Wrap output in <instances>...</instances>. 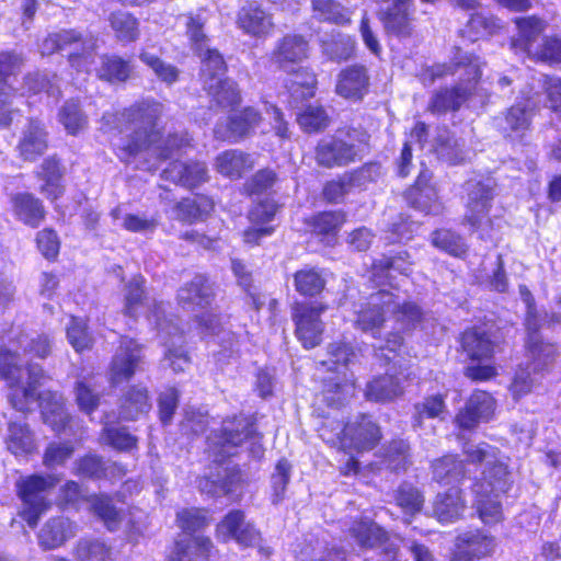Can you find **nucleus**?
I'll return each mask as SVG.
<instances>
[{
    "mask_svg": "<svg viewBox=\"0 0 561 561\" xmlns=\"http://www.w3.org/2000/svg\"><path fill=\"white\" fill-rule=\"evenodd\" d=\"M164 113V105L153 99L131 104L118 113L103 116L104 124L119 133H129L128 139H121L115 146L121 151V159L128 160L141 152H150L159 159L171 158L182 149L190 147L192 137L186 131L169 134L161 141L159 121Z\"/></svg>",
    "mask_w": 561,
    "mask_h": 561,
    "instance_id": "obj_1",
    "label": "nucleus"
},
{
    "mask_svg": "<svg viewBox=\"0 0 561 561\" xmlns=\"http://www.w3.org/2000/svg\"><path fill=\"white\" fill-rule=\"evenodd\" d=\"M19 350L0 351V378L11 389L9 399L12 407L20 411L30 410V403L36 399V390L41 380L45 378V371L38 364H33L32 358L45 359L51 354L53 341L47 334L27 335L20 334L16 339Z\"/></svg>",
    "mask_w": 561,
    "mask_h": 561,
    "instance_id": "obj_2",
    "label": "nucleus"
},
{
    "mask_svg": "<svg viewBox=\"0 0 561 561\" xmlns=\"http://www.w3.org/2000/svg\"><path fill=\"white\" fill-rule=\"evenodd\" d=\"M388 316H391L402 329H412L421 322L423 313L415 304L402 302L399 297L385 290L370 295L368 301L356 311L355 327L376 340L374 347L390 360L391 357L383 352L394 355L402 346L403 337L398 332H390L386 337L381 336Z\"/></svg>",
    "mask_w": 561,
    "mask_h": 561,
    "instance_id": "obj_3",
    "label": "nucleus"
},
{
    "mask_svg": "<svg viewBox=\"0 0 561 561\" xmlns=\"http://www.w3.org/2000/svg\"><path fill=\"white\" fill-rule=\"evenodd\" d=\"M515 22L519 30L518 36L512 39V49L515 54L548 64L561 62V37H546L541 45L534 46L535 39L545 30L543 21L529 16L518 18Z\"/></svg>",
    "mask_w": 561,
    "mask_h": 561,
    "instance_id": "obj_4",
    "label": "nucleus"
},
{
    "mask_svg": "<svg viewBox=\"0 0 561 561\" xmlns=\"http://www.w3.org/2000/svg\"><path fill=\"white\" fill-rule=\"evenodd\" d=\"M484 65L485 62L479 56L458 49L449 64H436L423 68L419 77L423 84L431 85L436 79L449 75L457 76L459 79L457 85L470 87L471 95L481 78Z\"/></svg>",
    "mask_w": 561,
    "mask_h": 561,
    "instance_id": "obj_5",
    "label": "nucleus"
},
{
    "mask_svg": "<svg viewBox=\"0 0 561 561\" xmlns=\"http://www.w3.org/2000/svg\"><path fill=\"white\" fill-rule=\"evenodd\" d=\"M462 451L468 462L483 466L482 478L477 482H485L495 491L508 489L511 474L499 448L484 442L466 443Z\"/></svg>",
    "mask_w": 561,
    "mask_h": 561,
    "instance_id": "obj_6",
    "label": "nucleus"
},
{
    "mask_svg": "<svg viewBox=\"0 0 561 561\" xmlns=\"http://www.w3.org/2000/svg\"><path fill=\"white\" fill-rule=\"evenodd\" d=\"M247 440H252L253 453L257 456L262 453L257 445L260 437L254 427V423L248 416H236L222 422L219 436L211 438L213 454L217 461L233 455V449Z\"/></svg>",
    "mask_w": 561,
    "mask_h": 561,
    "instance_id": "obj_7",
    "label": "nucleus"
},
{
    "mask_svg": "<svg viewBox=\"0 0 561 561\" xmlns=\"http://www.w3.org/2000/svg\"><path fill=\"white\" fill-rule=\"evenodd\" d=\"M39 49L42 55H51L68 49L72 66L87 68L88 58L95 49V39L92 36L83 38L81 34L72 30H64L44 38Z\"/></svg>",
    "mask_w": 561,
    "mask_h": 561,
    "instance_id": "obj_8",
    "label": "nucleus"
},
{
    "mask_svg": "<svg viewBox=\"0 0 561 561\" xmlns=\"http://www.w3.org/2000/svg\"><path fill=\"white\" fill-rule=\"evenodd\" d=\"M56 482L51 476H31L18 483L19 494L23 501L21 516L30 527L34 528L41 516L49 508L50 503L46 500L45 492Z\"/></svg>",
    "mask_w": 561,
    "mask_h": 561,
    "instance_id": "obj_9",
    "label": "nucleus"
},
{
    "mask_svg": "<svg viewBox=\"0 0 561 561\" xmlns=\"http://www.w3.org/2000/svg\"><path fill=\"white\" fill-rule=\"evenodd\" d=\"M322 302L296 301L291 305V319L296 325V335L306 348L320 344L323 333L321 314L327 310Z\"/></svg>",
    "mask_w": 561,
    "mask_h": 561,
    "instance_id": "obj_10",
    "label": "nucleus"
},
{
    "mask_svg": "<svg viewBox=\"0 0 561 561\" xmlns=\"http://www.w3.org/2000/svg\"><path fill=\"white\" fill-rule=\"evenodd\" d=\"M360 146L339 136H327L319 140L314 150L316 162L323 168L346 167L359 160Z\"/></svg>",
    "mask_w": 561,
    "mask_h": 561,
    "instance_id": "obj_11",
    "label": "nucleus"
},
{
    "mask_svg": "<svg viewBox=\"0 0 561 561\" xmlns=\"http://www.w3.org/2000/svg\"><path fill=\"white\" fill-rule=\"evenodd\" d=\"M496 547V538L486 531L467 530L456 537L450 561H479L493 556Z\"/></svg>",
    "mask_w": 561,
    "mask_h": 561,
    "instance_id": "obj_12",
    "label": "nucleus"
},
{
    "mask_svg": "<svg viewBox=\"0 0 561 561\" xmlns=\"http://www.w3.org/2000/svg\"><path fill=\"white\" fill-rule=\"evenodd\" d=\"M336 428L339 430L336 439L342 447L357 451L373 449L381 438L379 426L368 415H360L343 427L337 424Z\"/></svg>",
    "mask_w": 561,
    "mask_h": 561,
    "instance_id": "obj_13",
    "label": "nucleus"
},
{
    "mask_svg": "<svg viewBox=\"0 0 561 561\" xmlns=\"http://www.w3.org/2000/svg\"><path fill=\"white\" fill-rule=\"evenodd\" d=\"M216 538L224 542L234 540L241 546L250 547L260 543L261 534L240 510L227 513L216 526Z\"/></svg>",
    "mask_w": 561,
    "mask_h": 561,
    "instance_id": "obj_14",
    "label": "nucleus"
},
{
    "mask_svg": "<svg viewBox=\"0 0 561 561\" xmlns=\"http://www.w3.org/2000/svg\"><path fill=\"white\" fill-rule=\"evenodd\" d=\"M468 199L463 221L472 228L481 227L486 219L493 198V182L470 180L466 184Z\"/></svg>",
    "mask_w": 561,
    "mask_h": 561,
    "instance_id": "obj_15",
    "label": "nucleus"
},
{
    "mask_svg": "<svg viewBox=\"0 0 561 561\" xmlns=\"http://www.w3.org/2000/svg\"><path fill=\"white\" fill-rule=\"evenodd\" d=\"M144 365L142 347L135 340L123 337L111 364V380L119 383L130 379Z\"/></svg>",
    "mask_w": 561,
    "mask_h": 561,
    "instance_id": "obj_16",
    "label": "nucleus"
},
{
    "mask_svg": "<svg viewBox=\"0 0 561 561\" xmlns=\"http://www.w3.org/2000/svg\"><path fill=\"white\" fill-rule=\"evenodd\" d=\"M162 314H164V310L162 304H160L156 306L153 314L156 324L162 337L163 335L171 336L170 340L164 341L167 347L164 359L169 362L174 371H184L190 365V357L183 347V335L178 327L168 323L164 318L162 319Z\"/></svg>",
    "mask_w": 561,
    "mask_h": 561,
    "instance_id": "obj_17",
    "label": "nucleus"
},
{
    "mask_svg": "<svg viewBox=\"0 0 561 561\" xmlns=\"http://www.w3.org/2000/svg\"><path fill=\"white\" fill-rule=\"evenodd\" d=\"M23 64L22 55L9 50L0 51V127L9 126L12 119L9 103L13 89L8 79L15 76Z\"/></svg>",
    "mask_w": 561,
    "mask_h": 561,
    "instance_id": "obj_18",
    "label": "nucleus"
},
{
    "mask_svg": "<svg viewBox=\"0 0 561 561\" xmlns=\"http://www.w3.org/2000/svg\"><path fill=\"white\" fill-rule=\"evenodd\" d=\"M261 114L253 107H245L229 117L226 124H217L214 128L216 139L238 141L247 137L260 124Z\"/></svg>",
    "mask_w": 561,
    "mask_h": 561,
    "instance_id": "obj_19",
    "label": "nucleus"
},
{
    "mask_svg": "<svg viewBox=\"0 0 561 561\" xmlns=\"http://www.w3.org/2000/svg\"><path fill=\"white\" fill-rule=\"evenodd\" d=\"M494 410L495 400L493 397L485 391L477 390L470 396L465 409L456 416V422L459 427L471 430L480 421L490 420Z\"/></svg>",
    "mask_w": 561,
    "mask_h": 561,
    "instance_id": "obj_20",
    "label": "nucleus"
},
{
    "mask_svg": "<svg viewBox=\"0 0 561 561\" xmlns=\"http://www.w3.org/2000/svg\"><path fill=\"white\" fill-rule=\"evenodd\" d=\"M431 175L428 172H421L413 186L405 192L408 204L427 215H438L443 210V205L438 199L436 188L431 185Z\"/></svg>",
    "mask_w": 561,
    "mask_h": 561,
    "instance_id": "obj_21",
    "label": "nucleus"
},
{
    "mask_svg": "<svg viewBox=\"0 0 561 561\" xmlns=\"http://www.w3.org/2000/svg\"><path fill=\"white\" fill-rule=\"evenodd\" d=\"M308 50L309 44L301 35L287 34L276 42L271 61L278 68L287 70L306 59Z\"/></svg>",
    "mask_w": 561,
    "mask_h": 561,
    "instance_id": "obj_22",
    "label": "nucleus"
},
{
    "mask_svg": "<svg viewBox=\"0 0 561 561\" xmlns=\"http://www.w3.org/2000/svg\"><path fill=\"white\" fill-rule=\"evenodd\" d=\"M474 494L473 506L485 525H494L503 519L502 504L499 501L500 493L505 491H495L485 482H476L472 486Z\"/></svg>",
    "mask_w": 561,
    "mask_h": 561,
    "instance_id": "obj_23",
    "label": "nucleus"
},
{
    "mask_svg": "<svg viewBox=\"0 0 561 561\" xmlns=\"http://www.w3.org/2000/svg\"><path fill=\"white\" fill-rule=\"evenodd\" d=\"M161 176L178 185L193 188L208 180V170L204 162L192 161L186 163L174 161L163 170Z\"/></svg>",
    "mask_w": 561,
    "mask_h": 561,
    "instance_id": "obj_24",
    "label": "nucleus"
},
{
    "mask_svg": "<svg viewBox=\"0 0 561 561\" xmlns=\"http://www.w3.org/2000/svg\"><path fill=\"white\" fill-rule=\"evenodd\" d=\"M368 88L369 76L366 67L352 65L339 73L335 91L344 99L357 101L364 98Z\"/></svg>",
    "mask_w": 561,
    "mask_h": 561,
    "instance_id": "obj_25",
    "label": "nucleus"
},
{
    "mask_svg": "<svg viewBox=\"0 0 561 561\" xmlns=\"http://www.w3.org/2000/svg\"><path fill=\"white\" fill-rule=\"evenodd\" d=\"M213 298V287L203 275H196L178 291L179 304L183 309L191 311L207 308L211 304Z\"/></svg>",
    "mask_w": 561,
    "mask_h": 561,
    "instance_id": "obj_26",
    "label": "nucleus"
},
{
    "mask_svg": "<svg viewBox=\"0 0 561 561\" xmlns=\"http://www.w3.org/2000/svg\"><path fill=\"white\" fill-rule=\"evenodd\" d=\"M413 0H394L393 4L381 13V22L388 34L397 37H410L412 35Z\"/></svg>",
    "mask_w": 561,
    "mask_h": 561,
    "instance_id": "obj_27",
    "label": "nucleus"
},
{
    "mask_svg": "<svg viewBox=\"0 0 561 561\" xmlns=\"http://www.w3.org/2000/svg\"><path fill=\"white\" fill-rule=\"evenodd\" d=\"M237 24L245 34L254 37L266 36L274 27L272 15L253 3L240 9Z\"/></svg>",
    "mask_w": 561,
    "mask_h": 561,
    "instance_id": "obj_28",
    "label": "nucleus"
},
{
    "mask_svg": "<svg viewBox=\"0 0 561 561\" xmlns=\"http://www.w3.org/2000/svg\"><path fill=\"white\" fill-rule=\"evenodd\" d=\"M152 408L149 391L144 386H131L121 398L119 419L135 421L149 413Z\"/></svg>",
    "mask_w": 561,
    "mask_h": 561,
    "instance_id": "obj_29",
    "label": "nucleus"
},
{
    "mask_svg": "<svg viewBox=\"0 0 561 561\" xmlns=\"http://www.w3.org/2000/svg\"><path fill=\"white\" fill-rule=\"evenodd\" d=\"M75 535V525L68 518L54 517L48 519L41 528L37 535L38 545L44 550H53L61 547Z\"/></svg>",
    "mask_w": 561,
    "mask_h": 561,
    "instance_id": "obj_30",
    "label": "nucleus"
},
{
    "mask_svg": "<svg viewBox=\"0 0 561 561\" xmlns=\"http://www.w3.org/2000/svg\"><path fill=\"white\" fill-rule=\"evenodd\" d=\"M214 549L208 537L196 536L175 542L168 561H207Z\"/></svg>",
    "mask_w": 561,
    "mask_h": 561,
    "instance_id": "obj_31",
    "label": "nucleus"
},
{
    "mask_svg": "<svg viewBox=\"0 0 561 561\" xmlns=\"http://www.w3.org/2000/svg\"><path fill=\"white\" fill-rule=\"evenodd\" d=\"M466 502L461 490L453 486L443 493H438L433 503V513L442 523H453L463 513Z\"/></svg>",
    "mask_w": 561,
    "mask_h": 561,
    "instance_id": "obj_32",
    "label": "nucleus"
},
{
    "mask_svg": "<svg viewBox=\"0 0 561 561\" xmlns=\"http://www.w3.org/2000/svg\"><path fill=\"white\" fill-rule=\"evenodd\" d=\"M47 134L37 121H31L23 130L18 149L24 160L34 161L47 149Z\"/></svg>",
    "mask_w": 561,
    "mask_h": 561,
    "instance_id": "obj_33",
    "label": "nucleus"
},
{
    "mask_svg": "<svg viewBox=\"0 0 561 561\" xmlns=\"http://www.w3.org/2000/svg\"><path fill=\"white\" fill-rule=\"evenodd\" d=\"M254 167L251 154L231 149L219 153L215 161L216 170L224 176L239 179Z\"/></svg>",
    "mask_w": 561,
    "mask_h": 561,
    "instance_id": "obj_34",
    "label": "nucleus"
},
{
    "mask_svg": "<svg viewBox=\"0 0 561 561\" xmlns=\"http://www.w3.org/2000/svg\"><path fill=\"white\" fill-rule=\"evenodd\" d=\"M41 409L44 422L55 432H64L70 422L65 410V399L58 392H45L41 396Z\"/></svg>",
    "mask_w": 561,
    "mask_h": 561,
    "instance_id": "obj_35",
    "label": "nucleus"
},
{
    "mask_svg": "<svg viewBox=\"0 0 561 561\" xmlns=\"http://www.w3.org/2000/svg\"><path fill=\"white\" fill-rule=\"evenodd\" d=\"M470 96V87L455 85L437 91L431 99L427 110L433 114L457 111Z\"/></svg>",
    "mask_w": 561,
    "mask_h": 561,
    "instance_id": "obj_36",
    "label": "nucleus"
},
{
    "mask_svg": "<svg viewBox=\"0 0 561 561\" xmlns=\"http://www.w3.org/2000/svg\"><path fill=\"white\" fill-rule=\"evenodd\" d=\"M403 393L401 379L386 374L369 381L366 386L365 397L375 402H386Z\"/></svg>",
    "mask_w": 561,
    "mask_h": 561,
    "instance_id": "obj_37",
    "label": "nucleus"
},
{
    "mask_svg": "<svg viewBox=\"0 0 561 561\" xmlns=\"http://www.w3.org/2000/svg\"><path fill=\"white\" fill-rule=\"evenodd\" d=\"M15 216L25 225L37 227L45 217L42 202L30 193H21L12 198Z\"/></svg>",
    "mask_w": 561,
    "mask_h": 561,
    "instance_id": "obj_38",
    "label": "nucleus"
},
{
    "mask_svg": "<svg viewBox=\"0 0 561 561\" xmlns=\"http://www.w3.org/2000/svg\"><path fill=\"white\" fill-rule=\"evenodd\" d=\"M461 347L469 358L480 360L491 357L494 343L485 331L470 329L462 334Z\"/></svg>",
    "mask_w": 561,
    "mask_h": 561,
    "instance_id": "obj_39",
    "label": "nucleus"
},
{
    "mask_svg": "<svg viewBox=\"0 0 561 561\" xmlns=\"http://www.w3.org/2000/svg\"><path fill=\"white\" fill-rule=\"evenodd\" d=\"M351 536L362 549H374L387 540V533L376 523L359 520L350 529Z\"/></svg>",
    "mask_w": 561,
    "mask_h": 561,
    "instance_id": "obj_40",
    "label": "nucleus"
},
{
    "mask_svg": "<svg viewBox=\"0 0 561 561\" xmlns=\"http://www.w3.org/2000/svg\"><path fill=\"white\" fill-rule=\"evenodd\" d=\"M8 432L5 443L13 455L25 456L35 450V440L26 424L10 422Z\"/></svg>",
    "mask_w": 561,
    "mask_h": 561,
    "instance_id": "obj_41",
    "label": "nucleus"
},
{
    "mask_svg": "<svg viewBox=\"0 0 561 561\" xmlns=\"http://www.w3.org/2000/svg\"><path fill=\"white\" fill-rule=\"evenodd\" d=\"M432 473L438 483L458 482L465 477V463L457 456L446 455L433 462Z\"/></svg>",
    "mask_w": 561,
    "mask_h": 561,
    "instance_id": "obj_42",
    "label": "nucleus"
},
{
    "mask_svg": "<svg viewBox=\"0 0 561 561\" xmlns=\"http://www.w3.org/2000/svg\"><path fill=\"white\" fill-rule=\"evenodd\" d=\"M211 100L220 107H229L239 103L240 94L237 85L229 79L221 78L214 81L213 79L203 85Z\"/></svg>",
    "mask_w": 561,
    "mask_h": 561,
    "instance_id": "obj_43",
    "label": "nucleus"
},
{
    "mask_svg": "<svg viewBox=\"0 0 561 561\" xmlns=\"http://www.w3.org/2000/svg\"><path fill=\"white\" fill-rule=\"evenodd\" d=\"M434 150L440 160L449 164H459L466 159L463 142L450 136L447 130L438 134L435 139Z\"/></svg>",
    "mask_w": 561,
    "mask_h": 561,
    "instance_id": "obj_44",
    "label": "nucleus"
},
{
    "mask_svg": "<svg viewBox=\"0 0 561 561\" xmlns=\"http://www.w3.org/2000/svg\"><path fill=\"white\" fill-rule=\"evenodd\" d=\"M294 286L301 296L313 297L324 289L325 279L317 268L306 267L294 274Z\"/></svg>",
    "mask_w": 561,
    "mask_h": 561,
    "instance_id": "obj_45",
    "label": "nucleus"
},
{
    "mask_svg": "<svg viewBox=\"0 0 561 561\" xmlns=\"http://www.w3.org/2000/svg\"><path fill=\"white\" fill-rule=\"evenodd\" d=\"M499 28L500 23L496 18L480 12L471 15L462 30V35L471 42H474L479 38L493 35Z\"/></svg>",
    "mask_w": 561,
    "mask_h": 561,
    "instance_id": "obj_46",
    "label": "nucleus"
},
{
    "mask_svg": "<svg viewBox=\"0 0 561 561\" xmlns=\"http://www.w3.org/2000/svg\"><path fill=\"white\" fill-rule=\"evenodd\" d=\"M316 84L314 73L301 68L291 75L287 88L294 102L298 103L314 95Z\"/></svg>",
    "mask_w": 561,
    "mask_h": 561,
    "instance_id": "obj_47",
    "label": "nucleus"
},
{
    "mask_svg": "<svg viewBox=\"0 0 561 561\" xmlns=\"http://www.w3.org/2000/svg\"><path fill=\"white\" fill-rule=\"evenodd\" d=\"M58 119L70 135H77L88 126V116L76 100H69L60 107Z\"/></svg>",
    "mask_w": 561,
    "mask_h": 561,
    "instance_id": "obj_48",
    "label": "nucleus"
},
{
    "mask_svg": "<svg viewBox=\"0 0 561 561\" xmlns=\"http://www.w3.org/2000/svg\"><path fill=\"white\" fill-rule=\"evenodd\" d=\"M73 556L78 561H112L111 548L98 539H80Z\"/></svg>",
    "mask_w": 561,
    "mask_h": 561,
    "instance_id": "obj_49",
    "label": "nucleus"
},
{
    "mask_svg": "<svg viewBox=\"0 0 561 561\" xmlns=\"http://www.w3.org/2000/svg\"><path fill=\"white\" fill-rule=\"evenodd\" d=\"M313 18L319 21L345 24L350 22L347 10L334 0H312Z\"/></svg>",
    "mask_w": 561,
    "mask_h": 561,
    "instance_id": "obj_50",
    "label": "nucleus"
},
{
    "mask_svg": "<svg viewBox=\"0 0 561 561\" xmlns=\"http://www.w3.org/2000/svg\"><path fill=\"white\" fill-rule=\"evenodd\" d=\"M91 511L98 516L110 531L119 528L123 520L121 511H118L107 496H95L91 500Z\"/></svg>",
    "mask_w": 561,
    "mask_h": 561,
    "instance_id": "obj_51",
    "label": "nucleus"
},
{
    "mask_svg": "<svg viewBox=\"0 0 561 561\" xmlns=\"http://www.w3.org/2000/svg\"><path fill=\"white\" fill-rule=\"evenodd\" d=\"M130 71L131 68L128 61L117 56H104L98 69V76L100 79L110 82H122L129 78Z\"/></svg>",
    "mask_w": 561,
    "mask_h": 561,
    "instance_id": "obj_52",
    "label": "nucleus"
},
{
    "mask_svg": "<svg viewBox=\"0 0 561 561\" xmlns=\"http://www.w3.org/2000/svg\"><path fill=\"white\" fill-rule=\"evenodd\" d=\"M110 22L119 41L130 43L138 39V21L131 14L123 11L114 12L110 16Z\"/></svg>",
    "mask_w": 561,
    "mask_h": 561,
    "instance_id": "obj_53",
    "label": "nucleus"
},
{
    "mask_svg": "<svg viewBox=\"0 0 561 561\" xmlns=\"http://www.w3.org/2000/svg\"><path fill=\"white\" fill-rule=\"evenodd\" d=\"M202 81L203 85L207 84L211 79L220 80L226 73V64L222 56L216 49L205 48L202 56Z\"/></svg>",
    "mask_w": 561,
    "mask_h": 561,
    "instance_id": "obj_54",
    "label": "nucleus"
},
{
    "mask_svg": "<svg viewBox=\"0 0 561 561\" xmlns=\"http://www.w3.org/2000/svg\"><path fill=\"white\" fill-rule=\"evenodd\" d=\"M527 347L533 358V363L529 365L533 367L534 371L543 370L554 359V345L542 342L540 336L530 335V340L527 342Z\"/></svg>",
    "mask_w": 561,
    "mask_h": 561,
    "instance_id": "obj_55",
    "label": "nucleus"
},
{
    "mask_svg": "<svg viewBox=\"0 0 561 561\" xmlns=\"http://www.w3.org/2000/svg\"><path fill=\"white\" fill-rule=\"evenodd\" d=\"M355 48L354 39L345 34H337L322 42L323 53L333 61H343L352 57Z\"/></svg>",
    "mask_w": 561,
    "mask_h": 561,
    "instance_id": "obj_56",
    "label": "nucleus"
},
{
    "mask_svg": "<svg viewBox=\"0 0 561 561\" xmlns=\"http://www.w3.org/2000/svg\"><path fill=\"white\" fill-rule=\"evenodd\" d=\"M397 505L409 515L421 512L424 505L423 494L412 484L402 483L394 493Z\"/></svg>",
    "mask_w": 561,
    "mask_h": 561,
    "instance_id": "obj_57",
    "label": "nucleus"
},
{
    "mask_svg": "<svg viewBox=\"0 0 561 561\" xmlns=\"http://www.w3.org/2000/svg\"><path fill=\"white\" fill-rule=\"evenodd\" d=\"M139 58L153 71L160 81L167 83L168 85H171L178 81L180 70L175 66L165 62L160 57L145 50L140 53Z\"/></svg>",
    "mask_w": 561,
    "mask_h": 561,
    "instance_id": "obj_58",
    "label": "nucleus"
},
{
    "mask_svg": "<svg viewBox=\"0 0 561 561\" xmlns=\"http://www.w3.org/2000/svg\"><path fill=\"white\" fill-rule=\"evenodd\" d=\"M301 129L306 133H318L329 126L330 118L322 106L310 105L297 117Z\"/></svg>",
    "mask_w": 561,
    "mask_h": 561,
    "instance_id": "obj_59",
    "label": "nucleus"
},
{
    "mask_svg": "<svg viewBox=\"0 0 561 561\" xmlns=\"http://www.w3.org/2000/svg\"><path fill=\"white\" fill-rule=\"evenodd\" d=\"M410 445L403 439H394L385 449V461L393 470H404L410 465Z\"/></svg>",
    "mask_w": 561,
    "mask_h": 561,
    "instance_id": "obj_60",
    "label": "nucleus"
},
{
    "mask_svg": "<svg viewBox=\"0 0 561 561\" xmlns=\"http://www.w3.org/2000/svg\"><path fill=\"white\" fill-rule=\"evenodd\" d=\"M530 115L525 105L516 104L512 106L501 121L500 128L503 133H520L528 128Z\"/></svg>",
    "mask_w": 561,
    "mask_h": 561,
    "instance_id": "obj_61",
    "label": "nucleus"
},
{
    "mask_svg": "<svg viewBox=\"0 0 561 561\" xmlns=\"http://www.w3.org/2000/svg\"><path fill=\"white\" fill-rule=\"evenodd\" d=\"M206 19L202 14L188 15L186 21V34L191 41L194 51L202 56L205 48H208V37L204 32Z\"/></svg>",
    "mask_w": 561,
    "mask_h": 561,
    "instance_id": "obj_62",
    "label": "nucleus"
},
{
    "mask_svg": "<svg viewBox=\"0 0 561 561\" xmlns=\"http://www.w3.org/2000/svg\"><path fill=\"white\" fill-rule=\"evenodd\" d=\"M103 439L117 450H130L137 445V437L131 435L126 427H104Z\"/></svg>",
    "mask_w": 561,
    "mask_h": 561,
    "instance_id": "obj_63",
    "label": "nucleus"
},
{
    "mask_svg": "<svg viewBox=\"0 0 561 561\" xmlns=\"http://www.w3.org/2000/svg\"><path fill=\"white\" fill-rule=\"evenodd\" d=\"M329 359L322 362V365L328 366V369L339 370L342 367H346L355 353L353 347L346 343H332L328 348Z\"/></svg>",
    "mask_w": 561,
    "mask_h": 561,
    "instance_id": "obj_64",
    "label": "nucleus"
}]
</instances>
